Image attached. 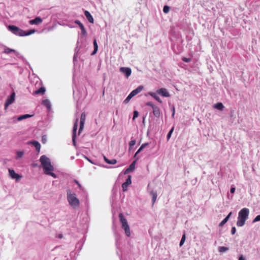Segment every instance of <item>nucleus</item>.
I'll return each instance as SVG.
<instances>
[{
    "instance_id": "34",
    "label": "nucleus",
    "mask_w": 260,
    "mask_h": 260,
    "mask_svg": "<svg viewBox=\"0 0 260 260\" xmlns=\"http://www.w3.org/2000/svg\"><path fill=\"white\" fill-rule=\"evenodd\" d=\"M185 235L184 234L183 236H182V237L181 239V241L180 242V246H181L183 243H184V241H185Z\"/></svg>"
},
{
    "instance_id": "12",
    "label": "nucleus",
    "mask_w": 260,
    "mask_h": 260,
    "mask_svg": "<svg viewBox=\"0 0 260 260\" xmlns=\"http://www.w3.org/2000/svg\"><path fill=\"white\" fill-rule=\"evenodd\" d=\"M156 93H158V94L161 95L162 96L164 97H169L170 96L167 90L164 88H161L158 89L156 91Z\"/></svg>"
},
{
    "instance_id": "22",
    "label": "nucleus",
    "mask_w": 260,
    "mask_h": 260,
    "mask_svg": "<svg viewBox=\"0 0 260 260\" xmlns=\"http://www.w3.org/2000/svg\"><path fill=\"white\" fill-rule=\"evenodd\" d=\"M149 95H150L152 97H153L154 99H155L157 101H158L159 103H161V101L160 99L158 96L154 92H149Z\"/></svg>"
},
{
    "instance_id": "29",
    "label": "nucleus",
    "mask_w": 260,
    "mask_h": 260,
    "mask_svg": "<svg viewBox=\"0 0 260 260\" xmlns=\"http://www.w3.org/2000/svg\"><path fill=\"white\" fill-rule=\"evenodd\" d=\"M51 171H47V172H45V173L47 175H49L53 177V178H56V175L52 172H51Z\"/></svg>"
},
{
    "instance_id": "36",
    "label": "nucleus",
    "mask_w": 260,
    "mask_h": 260,
    "mask_svg": "<svg viewBox=\"0 0 260 260\" xmlns=\"http://www.w3.org/2000/svg\"><path fill=\"white\" fill-rule=\"evenodd\" d=\"M173 131H174V127H172L171 129V130L170 131V132L168 133V134L167 135V138L168 140H169L170 138Z\"/></svg>"
},
{
    "instance_id": "7",
    "label": "nucleus",
    "mask_w": 260,
    "mask_h": 260,
    "mask_svg": "<svg viewBox=\"0 0 260 260\" xmlns=\"http://www.w3.org/2000/svg\"><path fill=\"white\" fill-rule=\"evenodd\" d=\"M85 118H86V114H85V112H83L81 114V117H80V128H79V132H78L79 135L80 134V133L83 129L85 120Z\"/></svg>"
},
{
    "instance_id": "3",
    "label": "nucleus",
    "mask_w": 260,
    "mask_h": 260,
    "mask_svg": "<svg viewBox=\"0 0 260 260\" xmlns=\"http://www.w3.org/2000/svg\"><path fill=\"white\" fill-rule=\"evenodd\" d=\"M67 199L70 205L74 208H78L80 202L75 193H72L70 190L67 191Z\"/></svg>"
},
{
    "instance_id": "13",
    "label": "nucleus",
    "mask_w": 260,
    "mask_h": 260,
    "mask_svg": "<svg viewBox=\"0 0 260 260\" xmlns=\"http://www.w3.org/2000/svg\"><path fill=\"white\" fill-rule=\"evenodd\" d=\"M75 22L80 27L81 30V35L83 36L86 35L87 32L83 24L79 20H76Z\"/></svg>"
},
{
    "instance_id": "30",
    "label": "nucleus",
    "mask_w": 260,
    "mask_h": 260,
    "mask_svg": "<svg viewBox=\"0 0 260 260\" xmlns=\"http://www.w3.org/2000/svg\"><path fill=\"white\" fill-rule=\"evenodd\" d=\"M170 9V7H169L168 6H165L163 8V12L167 14L169 12Z\"/></svg>"
},
{
    "instance_id": "9",
    "label": "nucleus",
    "mask_w": 260,
    "mask_h": 260,
    "mask_svg": "<svg viewBox=\"0 0 260 260\" xmlns=\"http://www.w3.org/2000/svg\"><path fill=\"white\" fill-rule=\"evenodd\" d=\"M119 71L121 73L125 75L126 78L129 77L132 74V70L129 68L121 67L119 69Z\"/></svg>"
},
{
    "instance_id": "35",
    "label": "nucleus",
    "mask_w": 260,
    "mask_h": 260,
    "mask_svg": "<svg viewBox=\"0 0 260 260\" xmlns=\"http://www.w3.org/2000/svg\"><path fill=\"white\" fill-rule=\"evenodd\" d=\"M125 183L127 184H131L132 183V181H131V176L129 175L128 176V178L126 179Z\"/></svg>"
},
{
    "instance_id": "53",
    "label": "nucleus",
    "mask_w": 260,
    "mask_h": 260,
    "mask_svg": "<svg viewBox=\"0 0 260 260\" xmlns=\"http://www.w3.org/2000/svg\"><path fill=\"white\" fill-rule=\"evenodd\" d=\"M42 141H45V139H44V137H42Z\"/></svg>"
},
{
    "instance_id": "32",
    "label": "nucleus",
    "mask_w": 260,
    "mask_h": 260,
    "mask_svg": "<svg viewBox=\"0 0 260 260\" xmlns=\"http://www.w3.org/2000/svg\"><path fill=\"white\" fill-rule=\"evenodd\" d=\"M134 96L131 93H129L127 98L125 99L124 102L127 103Z\"/></svg>"
},
{
    "instance_id": "28",
    "label": "nucleus",
    "mask_w": 260,
    "mask_h": 260,
    "mask_svg": "<svg viewBox=\"0 0 260 260\" xmlns=\"http://www.w3.org/2000/svg\"><path fill=\"white\" fill-rule=\"evenodd\" d=\"M218 250L220 252H223L228 251L229 250V248L224 246H221L219 247Z\"/></svg>"
},
{
    "instance_id": "23",
    "label": "nucleus",
    "mask_w": 260,
    "mask_h": 260,
    "mask_svg": "<svg viewBox=\"0 0 260 260\" xmlns=\"http://www.w3.org/2000/svg\"><path fill=\"white\" fill-rule=\"evenodd\" d=\"M42 103L44 106L46 107L47 108H48V109L50 108L51 104H50V101L46 99V100H43L42 101Z\"/></svg>"
},
{
    "instance_id": "15",
    "label": "nucleus",
    "mask_w": 260,
    "mask_h": 260,
    "mask_svg": "<svg viewBox=\"0 0 260 260\" xmlns=\"http://www.w3.org/2000/svg\"><path fill=\"white\" fill-rule=\"evenodd\" d=\"M42 22V19L40 17H36L34 19L29 21V23L32 24H39Z\"/></svg>"
},
{
    "instance_id": "19",
    "label": "nucleus",
    "mask_w": 260,
    "mask_h": 260,
    "mask_svg": "<svg viewBox=\"0 0 260 260\" xmlns=\"http://www.w3.org/2000/svg\"><path fill=\"white\" fill-rule=\"evenodd\" d=\"M232 214V212H230L228 215L223 220L221 221V222L219 223V226H222L226 222L228 221L229 218L230 217L231 215Z\"/></svg>"
},
{
    "instance_id": "49",
    "label": "nucleus",
    "mask_w": 260,
    "mask_h": 260,
    "mask_svg": "<svg viewBox=\"0 0 260 260\" xmlns=\"http://www.w3.org/2000/svg\"><path fill=\"white\" fill-rule=\"evenodd\" d=\"M238 260H246V259L243 255H241L239 257Z\"/></svg>"
},
{
    "instance_id": "41",
    "label": "nucleus",
    "mask_w": 260,
    "mask_h": 260,
    "mask_svg": "<svg viewBox=\"0 0 260 260\" xmlns=\"http://www.w3.org/2000/svg\"><path fill=\"white\" fill-rule=\"evenodd\" d=\"M24 154L23 152L22 151H18L17 153V155L18 157H21Z\"/></svg>"
},
{
    "instance_id": "54",
    "label": "nucleus",
    "mask_w": 260,
    "mask_h": 260,
    "mask_svg": "<svg viewBox=\"0 0 260 260\" xmlns=\"http://www.w3.org/2000/svg\"><path fill=\"white\" fill-rule=\"evenodd\" d=\"M174 115V112H173V113L172 114V116H173Z\"/></svg>"
},
{
    "instance_id": "27",
    "label": "nucleus",
    "mask_w": 260,
    "mask_h": 260,
    "mask_svg": "<svg viewBox=\"0 0 260 260\" xmlns=\"http://www.w3.org/2000/svg\"><path fill=\"white\" fill-rule=\"evenodd\" d=\"M15 52V50L10 49L9 48H6L4 51V53H6V54H9L11 52Z\"/></svg>"
},
{
    "instance_id": "39",
    "label": "nucleus",
    "mask_w": 260,
    "mask_h": 260,
    "mask_svg": "<svg viewBox=\"0 0 260 260\" xmlns=\"http://www.w3.org/2000/svg\"><path fill=\"white\" fill-rule=\"evenodd\" d=\"M139 115V112L137 111H135L134 112V116H133V119H135L136 118H137Z\"/></svg>"
},
{
    "instance_id": "1",
    "label": "nucleus",
    "mask_w": 260,
    "mask_h": 260,
    "mask_svg": "<svg viewBox=\"0 0 260 260\" xmlns=\"http://www.w3.org/2000/svg\"><path fill=\"white\" fill-rule=\"evenodd\" d=\"M8 29L15 35L21 37L29 36L35 32L34 29H30L27 31H25L15 25H9Z\"/></svg>"
},
{
    "instance_id": "46",
    "label": "nucleus",
    "mask_w": 260,
    "mask_h": 260,
    "mask_svg": "<svg viewBox=\"0 0 260 260\" xmlns=\"http://www.w3.org/2000/svg\"><path fill=\"white\" fill-rule=\"evenodd\" d=\"M148 145V143H144L142 145H141V147L144 149L145 147H146L147 145Z\"/></svg>"
},
{
    "instance_id": "10",
    "label": "nucleus",
    "mask_w": 260,
    "mask_h": 260,
    "mask_svg": "<svg viewBox=\"0 0 260 260\" xmlns=\"http://www.w3.org/2000/svg\"><path fill=\"white\" fill-rule=\"evenodd\" d=\"M15 93L14 92L11 94V96L9 97L5 104V109H6L10 104L13 103L15 100Z\"/></svg>"
},
{
    "instance_id": "2",
    "label": "nucleus",
    "mask_w": 260,
    "mask_h": 260,
    "mask_svg": "<svg viewBox=\"0 0 260 260\" xmlns=\"http://www.w3.org/2000/svg\"><path fill=\"white\" fill-rule=\"evenodd\" d=\"M249 213V209L246 208H244L240 211L237 222V225L238 226H242L245 224V221L248 218Z\"/></svg>"
},
{
    "instance_id": "37",
    "label": "nucleus",
    "mask_w": 260,
    "mask_h": 260,
    "mask_svg": "<svg viewBox=\"0 0 260 260\" xmlns=\"http://www.w3.org/2000/svg\"><path fill=\"white\" fill-rule=\"evenodd\" d=\"M182 60L186 62H189L191 61V59L190 58H186V57H183L182 58Z\"/></svg>"
},
{
    "instance_id": "31",
    "label": "nucleus",
    "mask_w": 260,
    "mask_h": 260,
    "mask_svg": "<svg viewBox=\"0 0 260 260\" xmlns=\"http://www.w3.org/2000/svg\"><path fill=\"white\" fill-rule=\"evenodd\" d=\"M134 96L131 93H129L127 98L125 99L124 102L127 103Z\"/></svg>"
},
{
    "instance_id": "47",
    "label": "nucleus",
    "mask_w": 260,
    "mask_h": 260,
    "mask_svg": "<svg viewBox=\"0 0 260 260\" xmlns=\"http://www.w3.org/2000/svg\"><path fill=\"white\" fill-rule=\"evenodd\" d=\"M235 191V187H231L230 189V192L231 193H234Z\"/></svg>"
},
{
    "instance_id": "40",
    "label": "nucleus",
    "mask_w": 260,
    "mask_h": 260,
    "mask_svg": "<svg viewBox=\"0 0 260 260\" xmlns=\"http://www.w3.org/2000/svg\"><path fill=\"white\" fill-rule=\"evenodd\" d=\"M136 141L135 140H132L129 142V145L131 147L134 146L136 144Z\"/></svg>"
},
{
    "instance_id": "42",
    "label": "nucleus",
    "mask_w": 260,
    "mask_h": 260,
    "mask_svg": "<svg viewBox=\"0 0 260 260\" xmlns=\"http://www.w3.org/2000/svg\"><path fill=\"white\" fill-rule=\"evenodd\" d=\"M157 196V194H154V196L152 197V205H153L154 203L155 202Z\"/></svg>"
},
{
    "instance_id": "38",
    "label": "nucleus",
    "mask_w": 260,
    "mask_h": 260,
    "mask_svg": "<svg viewBox=\"0 0 260 260\" xmlns=\"http://www.w3.org/2000/svg\"><path fill=\"white\" fill-rule=\"evenodd\" d=\"M143 149L140 147L139 148V149L138 150V151L136 152V153H135V155H134V157L135 158H137L138 157H137V155H138V153H139Z\"/></svg>"
},
{
    "instance_id": "33",
    "label": "nucleus",
    "mask_w": 260,
    "mask_h": 260,
    "mask_svg": "<svg viewBox=\"0 0 260 260\" xmlns=\"http://www.w3.org/2000/svg\"><path fill=\"white\" fill-rule=\"evenodd\" d=\"M128 185H129L128 184H126L125 182H124L122 184V190L123 191L127 190V187Z\"/></svg>"
},
{
    "instance_id": "6",
    "label": "nucleus",
    "mask_w": 260,
    "mask_h": 260,
    "mask_svg": "<svg viewBox=\"0 0 260 260\" xmlns=\"http://www.w3.org/2000/svg\"><path fill=\"white\" fill-rule=\"evenodd\" d=\"M78 119H76V122H75L73 126V136H72V142L73 145L76 146V132L78 128Z\"/></svg>"
},
{
    "instance_id": "20",
    "label": "nucleus",
    "mask_w": 260,
    "mask_h": 260,
    "mask_svg": "<svg viewBox=\"0 0 260 260\" xmlns=\"http://www.w3.org/2000/svg\"><path fill=\"white\" fill-rule=\"evenodd\" d=\"M31 144H32L34 146H35L38 151H40L41 148L40 144L36 141H34L30 142Z\"/></svg>"
},
{
    "instance_id": "25",
    "label": "nucleus",
    "mask_w": 260,
    "mask_h": 260,
    "mask_svg": "<svg viewBox=\"0 0 260 260\" xmlns=\"http://www.w3.org/2000/svg\"><path fill=\"white\" fill-rule=\"evenodd\" d=\"M93 46H94V50H93V52L92 53V55L95 54L98 51V44H97L96 39H94V40L93 41Z\"/></svg>"
},
{
    "instance_id": "4",
    "label": "nucleus",
    "mask_w": 260,
    "mask_h": 260,
    "mask_svg": "<svg viewBox=\"0 0 260 260\" xmlns=\"http://www.w3.org/2000/svg\"><path fill=\"white\" fill-rule=\"evenodd\" d=\"M41 164L44 170V173L47 171H53V167L51 164L50 160L45 155H42L40 159Z\"/></svg>"
},
{
    "instance_id": "45",
    "label": "nucleus",
    "mask_w": 260,
    "mask_h": 260,
    "mask_svg": "<svg viewBox=\"0 0 260 260\" xmlns=\"http://www.w3.org/2000/svg\"><path fill=\"white\" fill-rule=\"evenodd\" d=\"M236 228L235 227H233L232 228V230H231V233L232 235H234L236 233Z\"/></svg>"
},
{
    "instance_id": "51",
    "label": "nucleus",
    "mask_w": 260,
    "mask_h": 260,
    "mask_svg": "<svg viewBox=\"0 0 260 260\" xmlns=\"http://www.w3.org/2000/svg\"><path fill=\"white\" fill-rule=\"evenodd\" d=\"M58 237L59 238V239H61L62 237H63V236L62 234H59Z\"/></svg>"
},
{
    "instance_id": "50",
    "label": "nucleus",
    "mask_w": 260,
    "mask_h": 260,
    "mask_svg": "<svg viewBox=\"0 0 260 260\" xmlns=\"http://www.w3.org/2000/svg\"><path fill=\"white\" fill-rule=\"evenodd\" d=\"M75 182H76V183L78 184V185L79 186V187H81V184L79 183V182L78 181H76Z\"/></svg>"
},
{
    "instance_id": "21",
    "label": "nucleus",
    "mask_w": 260,
    "mask_h": 260,
    "mask_svg": "<svg viewBox=\"0 0 260 260\" xmlns=\"http://www.w3.org/2000/svg\"><path fill=\"white\" fill-rule=\"evenodd\" d=\"M104 160L108 164H112V165H114V164H116L117 162V160L116 159H112L111 160H109V159H108L106 156H104Z\"/></svg>"
},
{
    "instance_id": "17",
    "label": "nucleus",
    "mask_w": 260,
    "mask_h": 260,
    "mask_svg": "<svg viewBox=\"0 0 260 260\" xmlns=\"http://www.w3.org/2000/svg\"><path fill=\"white\" fill-rule=\"evenodd\" d=\"M84 14H85V15L87 19H88V20L90 23H93L94 22V19H93L92 16H91V15L90 14V13L88 11H85L84 12Z\"/></svg>"
},
{
    "instance_id": "24",
    "label": "nucleus",
    "mask_w": 260,
    "mask_h": 260,
    "mask_svg": "<svg viewBox=\"0 0 260 260\" xmlns=\"http://www.w3.org/2000/svg\"><path fill=\"white\" fill-rule=\"evenodd\" d=\"M214 107L217 109L222 110L224 108V106L221 103H218L214 105Z\"/></svg>"
},
{
    "instance_id": "26",
    "label": "nucleus",
    "mask_w": 260,
    "mask_h": 260,
    "mask_svg": "<svg viewBox=\"0 0 260 260\" xmlns=\"http://www.w3.org/2000/svg\"><path fill=\"white\" fill-rule=\"evenodd\" d=\"M31 116V115H30L29 114H25V115H21V116H19L18 117L17 119L18 121H21L25 118L30 117Z\"/></svg>"
},
{
    "instance_id": "5",
    "label": "nucleus",
    "mask_w": 260,
    "mask_h": 260,
    "mask_svg": "<svg viewBox=\"0 0 260 260\" xmlns=\"http://www.w3.org/2000/svg\"><path fill=\"white\" fill-rule=\"evenodd\" d=\"M119 218L121 223L122 228L124 229L125 235L127 237H129L131 236V231L127 220L124 218L122 213L119 214Z\"/></svg>"
},
{
    "instance_id": "16",
    "label": "nucleus",
    "mask_w": 260,
    "mask_h": 260,
    "mask_svg": "<svg viewBox=\"0 0 260 260\" xmlns=\"http://www.w3.org/2000/svg\"><path fill=\"white\" fill-rule=\"evenodd\" d=\"M46 91L45 88L44 87H41L39 89L36 90L34 92V94H41L43 95Z\"/></svg>"
},
{
    "instance_id": "43",
    "label": "nucleus",
    "mask_w": 260,
    "mask_h": 260,
    "mask_svg": "<svg viewBox=\"0 0 260 260\" xmlns=\"http://www.w3.org/2000/svg\"><path fill=\"white\" fill-rule=\"evenodd\" d=\"M258 221H260V215L256 216L255 218L254 219L253 222H255Z\"/></svg>"
},
{
    "instance_id": "14",
    "label": "nucleus",
    "mask_w": 260,
    "mask_h": 260,
    "mask_svg": "<svg viewBox=\"0 0 260 260\" xmlns=\"http://www.w3.org/2000/svg\"><path fill=\"white\" fill-rule=\"evenodd\" d=\"M144 88V87L142 85L138 86L136 89L133 90L130 93L133 96H135L139 93Z\"/></svg>"
},
{
    "instance_id": "52",
    "label": "nucleus",
    "mask_w": 260,
    "mask_h": 260,
    "mask_svg": "<svg viewBox=\"0 0 260 260\" xmlns=\"http://www.w3.org/2000/svg\"><path fill=\"white\" fill-rule=\"evenodd\" d=\"M42 141H45V139H44V137H42Z\"/></svg>"
},
{
    "instance_id": "48",
    "label": "nucleus",
    "mask_w": 260,
    "mask_h": 260,
    "mask_svg": "<svg viewBox=\"0 0 260 260\" xmlns=\"http://www.w3.org/2000/svg\"><path fill=\"white\" fill-rule=\"evenodd\" d=\"M154 194H157L156 192V191H154L153 190H152L151 192H150V194L152 196V197L154 196Z\"/></svg>"
},
{
    "instance_id": "44",
    "label": "nucleus",
    "mask_w": 260,
    "mask_h": 260,
    "mask_svg": "<svg viewBox=\"0 0 260 260\" xmlns=\"http://www.w3.org/2000/svg\"><path fill=\"white\" fill-rule=\"evenodd\" d=\"M146 105L147 106H151L152 109L154 107H155L156 106H155L154 105H153L151 102H147L146 104Z\"/></svg>"
},
{
    "instance_id": "18",
    "label": "nucleus",
    "mask_w": 260,
    "mask_h": 260,
    "mask_svg": "<svg viewBox=\"0 0 260 260\" xmlns=\"http://www.w3.org/2000/svg\"><path fill=\"white\" fill-rule=\"evenodd\" d=\"M153 113L156 117H159V116H160L159 108L157 106L154 107L153 108Z\"/></svg>"
},
{
    "instance_id": "11",
    "label": "nucleus",
    "mask_w": 260,
    "mask_h": 260,
    "mask_svg": "<svg viewBox=\"0 0 260 260\" xmlns=\"http://www.w3.org/2000/svg\"><path fill=\"white\" fill-rule=\"evenodd\" d=\"M139 159V157L136 158V159L130 165L129 167L126 169L124 172V174H128L133 171L135 169V165L136 161Z\"/></svg>"
},
{
    "instance_id": "8",
    "label": "nucleus",
    "mask_w": 260,
    "mask_h": 260,
    "mask_svg": "<svg viewBox=\"0 0 260 260\" xmlns=\"http://www.w3.org/2000/svg\"><path fill=\"white\" fill-rule=\"evenodd\" d=\"M9 173L11 178L16 179L17 181L20 180L22 177L21 176L15 173V171L12 169H9Z\"/></svg>"
}]
</instances>
